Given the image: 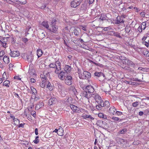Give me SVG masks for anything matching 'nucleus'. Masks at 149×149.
<instances>
[{
    "instance_id": "46",
    "label": "nucleus",
    "mask_w": 149,
    "mask_h": 149,
    "mask_svg": "<svg viewBox=\"0 0 149 149\" xmlns=\"http://www.w3.org/2000/svg\"><path fill=\"white\" fill-rule=\"evenodd\" d=\"M119 140L121 143H122V144H125L126 143V141H125L124 139H120Z\"/></svg>"
},
{
    "instance_id": "60",
    "label": "nucleus",
    "mask_w": 149,
    "mask_h": 149,
    "mask_svg": "<svg viewBox=\"0 0 149 149\" xmlns=\"http://www.w3.org/2000/svg\"><path fill=\"white\" fill-rule=\"evenodd\" d=\"M115 114H116L117 115H120L122 114V113L120 112L119 111H116Z\"/></svg>"
},
{
    "instance_id": "50",
    "label": "nucleus",
    "mask_w": 149,
    "mask_h": 149,
    "mask_svg": "<svg viewBox=\"0 0 149 149\" xmlns=\"http://www.w3.org/2000/svg\"><path fill=\"white\" fill-rule=\"evenodd\" d=\"M127 83L129 84L133 85H135L136 84V82H133L132 81H127Z\"/></svg>"
},
{
    "instance_id": "52",
    "label": "nucleus",
    "mask_w": 149,
    "mask_h": 149,
    "mask_svg": "<svg viewBox=\"0 0 149 149\" xmlns=\"http://www.w3.org/2000/svg\"><path fill=\"white\" fill-rule=\"evenodd\" d=\"M80 108L79 107H77V108L75 109L76 110H74V112H77V113H79L80 112H81V111L80 110Z\"/></svg>"
},
{
    "instance_id": "47",
    "label": "nucleus",
    "mask_w": 149,
    "mask_h": 149,
    "mask_svg": "<svg viewBox=\"0 0 149 149\" xmlns=\"http://www.w3.org/2000/svg\"><path fill=\"white\" fill-rule=\"evenodd\" d=\"M19 2L18 3L19 4H25L26 3V0H19Z\"/></svg>"
},
{
    "instance_id": "53",
    "label": "nucleus",
    "mask_w": 149,
    "mask_h": 149,
    "mask_svg": "<svg viewBox=\"0 0 149 149\" xmlns=\"http://www.w3.org/2000/svg\"><path fill=\"white\" fill-rule=\"evenodd\" d=\"M22 40L24 42L26 43V42H27L28 40V39L26 38H22Z\"/></svg>"
},
{
    "instance_id": "19",
    "label": "nucleus",
    "mask_w": 149,
    "mask_h": 149,
    "mask_svg": "<svg viewBox=\"0 0 149 149\" xmlns=\"http://www.w3.org/2000/svg\"><path fill=\"white\" fill-rule=\"evenodd\" d=\"M98 104L96 105V108L99 110H102V107H104V102H102L100 104Z\"/></svg>"
},
{
    "instance_id": "58",
    "label": "nucleus",
    "mask_w": 149,
    "mask_h": 149,
    "mask_svg": "<svg viewBox=\"0 0 149 149\" xmlns=\"http://www.w3.org/2000/svg\"><path fill=\"white\" fill-rule=\"evenodd\" d=\"M65 74V72H63V71H61L60 73L58 74V76H64Z\"/></svg>"
},
{
    "instance_id": "18",
    "label": "nucleus",
    "mask_w": 149,
    "mask_h": 149,
    "mask_svg": "<svg viewBox=\"0 0 149 149\" xmlns=\"http://www.w3.org/2000/svg\"><path fill=\"white\" fill-rule=\"evenodd\" d=\"M64 70L65 72L67 73L70 72L71 70V66L68 65H66L65 66Z\"/></svg>"
},
{
    "instance_id": "2",
    "label": "nucleus",
    "mask_w": 149,
    "mask_h": 149,
    "mask_svg": "<svg viewBox=\"0 0 149 149\" xmlns=\"http://www.w3.org/2000/svg\"><path fill=\"white\" fill-rule=\"evenodd\" d=\"M120 58L123 64L127 65L130 67H135L136 65L135 63L130 60L122 56H120Z\"/></svg>"
},
{
    "instance_id": "6",
    "label": "nucleus",
    "mask_w": 149,
    "mask_h": 149,
    "mask_svg": "<svg viewBox=\"0 0 149 149\" xmlns=\"http://www.w3.org/2000/svg\"><path fill=\"white\" fill-rule=\"evenodd\" d=\"M91 74L89 72L86 71H84L82 77H81L80 79H88L91 78Z\"/></svg>"
},
{
    "instance_id": "49",
    "label": "nucleus",
    "mask_w": 149,
    "mask_h": 149,
    "mask_svg": "<svg viewBox=\"0 0 149 149\" xmlns=\"http://www.w3.org/2000/svg\"><path fill=\"white\" fill-rule=\"evenodd\" d=\"M2 45V46L3 47L6 48V47L7 44L6 43L3 42L1 40H0V44Z\"/></svg>"
},
{
    "instance_id": "11",
    "label": "nucleus",
    "mask_w": 149,
    "mask_h": 149,
    "mask_svg": "<svg viewBox=\"0 0 149 149\" xmlns=\"http://www.w3.org/2000/svg\"><path fill=\"white\" fill-rule=\"evenodd\" d=\"M10 50V55L11 57H18L20 55V53L18 51Z\"/></svg>"
},
{
    "instance_id": "63",
    "label": "nucleus",
    "mask_w": 149,
    "mask_h": 149,
    "mask_svg": "<svg viewBox=\"0 0 149 149\" xmlns=\"http://www.w3.org/2000/svg\"><path fill=\"white\" fill-rule=\"evenodd\" d=\"M146 13L144 12H142L140 13V15L143 17H145Z\"/></svg>"
},
{
    "instance_id": "27",
    "label": "nucleus",
    "mask_w": 149,
    "mask_h": 149,
    "mask_svg": "<svg viewBox=\"0 0 149 149\" xmlns=\"http://www.w3.org/2000/svg\"><path fill=\"white\" fill-rule=\"evenodd\" d=\"M127 129L125 128L119 131L118 133L120 134H124L127 132Z\"/></svg>"
},
{
    "instance_id": "37",
    "label": "nucleus",
    "mask_w": 149,
    "mask_h": 149,
    "mask_svg": "<svg viewBox=\"0 0 149 149\" xmlns=\"http://www.w3.org/2000/svg\"><path fill=\"white\" fill-rule=\"evenodd\" d=\"M38 106L39 107V108H40L44 106V104L42 102H39L36 105V108H37V107H38Z\"/></svg>"
},
{
    "instance_id": "36",
    "label": "nucleus",
    "mask_w": 149,
    "mask_h": 149,
    "mask_svg": "<svg viewBox=\"0 0 149 149\" xmlns=\"http://www.w3.org/2000/svg\"><path fill=\"white\" fill-rule=\"evenodd\" d=\"M31 89L32 92V94L36 95V94H37V90L35 88L32 87L31 88Z\"/></svg>"
},
{
    "instance_id": "20",
    "label": "nucleus",
    "mask_w": 149,
    "mask_h": 149,
    "mask_svg": "<svg viewBox=\"0 0 149 149\" xmlns=\"http://www.w3.org/2000/svg\"><path fill=\"white\" fill-rule=\"evenodd\" d=\"M116 109L114 107H111L109 110V113L113 115H114L116 113Z\"/></svg>"
},
{
    "instance_id": "8",
    "label": "nucleus",
    "mask_w": 149,
    "mask_h": 149,
    "mask_svg": "<svg viewBox=\"0 0 149 149\" xmlns=\"http://www.w3.org/2000/svg\"><path fill=\"white\" fill-rule=\"evenodd\" d=\"M55 65H56V70L54 72L56 74H59V71L61 70V63L58 61H57L55 62Z\"/></svg>"
},
{
    "instance_id": "38",
    "label": "nucleus",
    "mask_w": 149,
    "mask_h": 149,
    "mask_svg": "<svg viewBox=\"0 0 149 149\" xmlns=\"http://www.w3.org/2000/svg\"><path fill=\"white\" fill-rule=\"evenodd\" d=\"M77 70H78L77 72L79 74V78L80 79L81 77H82V76L83 74H82V72L81 71V69H80L79 68H78Z\"/></svg>"
},
{
    "instance_id": "16",
    "label": "nucleus",
    "mask_w": 149,
    "mask_h": 149,
    "mask_svg": "<svg viewBox=\"0 0 149 149\" xmlns=\"http://www.w3.org/2000/svg\"><path fill=\"white\" fill-rule=\"evenodd\" d=\"M56 86L57 87L58 90L59 91H61L63 90L64 88V87L62 85V84L59 82H57L56 84Z\"/></svg>"
},
{
    "instance_id": "45",
    "label": "nucleus",
    "mask_w": 149,
    "mask_h": 149,
    "mask_svg": "<svg viewBox=\"0 0 149 149\" xmlns=\"http://www.w3.org/2000/svg\"><path fill=\"white\" fill-rule=\"evenodd\" d=\"M139 104V102L137 101H136L135 102H133L132 104V106L134 107H137Z\"/></svg>"
},
{
    "instance_id": "24",
    "label": "nucleus",
    "mask_w": 149,
    "mask_h": 149,
    "mask_svg": "<svg viewBox=\"0 0 149 149\" xmlns=\"http://www.w3.org/2000/svg\"><path fill=\"white\" fill-rule=\"evenodd\" d=\"M3 60L5 63L8 64L9 63V58L7 56H4L3 58Z\"/></svg>"
},
{
    "instance_id": "28",
    "label": "nucleus",
    "mask_w": 149,
    "mask_h": 149,
    "mask_svg": "<svg viewBox=\"0 0 149 149\" xmlns=\"http://www.w3.org/2000/svg\"><path fill=\"white\" fill-rule=\"evenodd\" d=\"M83 118L86 119L87 118H90L92 120H93L94 118L92 117L91 115H85L82 116Z\"/></svg>"
},
{
    "instance_id": "29",
    "label": "nucleus",
    "mask_w": 149,
    "mask_h": 149,
    "mask_svg": "<svg viewBox=\"0 0 149 149\" xmlns=\"http://www.w3.org/2000/svg\"><path fill=\"white\" fill-rule=\"evenodd\" d=\"M104 107L106 108H108L110 106V104L109 102L107 100H106L104 102Z\"/></svg>"
},
{
    "instance_id": "10",
    "label": "nucleus",
    "mask_w": 149,
    "mask_h": 149,
    "mask_svg": "<svg viewBox=\"0 0 149 149\" xmlns=\"http://www.w3.org/2000/svg\"><path fill=\"white\" fill-rule=\"evenodd\" d=\"M72 77L71 76H67L66 78L65 79V83L68 85H71L72 83Z\"/></svg>"
},
{
    "instance_id": "14",
    "label": "nucleus",
    "mask_w": 149,
    "mask_h": 149,
    "mask_svg": "<svg viewBox=\"0 0 149 149\" xmlns=\"http://www.w3.org/2000/svg\"><path fill=\"white\" fill-rule=\"evenodd\" d=\"M35 71L34 69L32 68L31 67L29 68L28 73L31 75L30 78L31 77L34 78L36 77V75L35 74Z\"/></svg>"
},
{
    "instance_id": "31",
    "label": "nucleus",
    "mask_w": 149,
    "mask_h": 149,
    "mask_svg": "<svg viewBox=\"0 0 149 149\" xmlns=\"http://www.w3.org/2000/svg\"><path fill=\"white\" fill-rule=\"evenodd\" d=\"M10 82L9 81H5L3 82V85L7 87H9V86L8 85V84H10Z\"/></svg>"
},
{
    "instance_id": "3",
    "label": "nucleus",
    "mask_w": 149,
    "mask_h": 149,
    "mask_svg": "<svg viewBox=\"0 0 149 149\" xmlns=\"http://www.w3.org/2000/svg\"><path fill=\"white\" fill-rule=\"evenodd\" d=\"M111 16L109 14H106L102 13L101 14L100 19L102 21H107L109 22H111Z\"/></svg>"
},
{
    "instance_id": "59",
    "label": "nucleus",
    "mask_w": 149,
    "mask_h": 149,
    "mask_svg": "<svg viewBox=\"0 0 149 149\" xmlns=\"http://www.w3.org/2000/svg\"><path fill=\"white\" fill-rule=\"evenodd\" d=\"M110 28L109 27H104L103 28V30L106 31H107L109 30H110Z\"/></svg>"
},
{
    "instance_id": "62",
    "label": "nucleus",
    "mask_w": 149,
    "mask_h": 149,
    "mask_svg": "<svg viewBox=\"0 0 149 149\" xmlns=\"http://www.w3.org/2000/svg\"><path fill=\"white\" fill-rule=\"evenodd\" d=\"M77 40L78 41V42H80L81 43H83L84 42V41H83V40L81 38H77Z\"/></svg>"
},
{
    "instance_id": "44",
    "label": "nucleus",
    "mask_w": 149,
    "mask_h": 149,
    "mask_svg": "<svg viewBox=\"0 0 149 149\" xmlns=\"http://www.w3.org/2000/svg\"><path fill=\"white\" fill-rule=\"evenodd\" d=\"M55 63H51L49 65V66L50 68H56V66Z\"/></svg>"
},
{
    "instance_id": "17",
    "label": "nucleus",
    "mask_w": 149,
    "mask_h": 149,
    "mask_svg": "<svg viewBox=\"0 0 149 149\" xmlns=\"http://www.w3.org/2000/svg\"><path fill=\"white\" fill-rule=\"evenodd\" d=\"M26 57L28 61L30 62H32L33 58V54H32L30 53L29 54H26Z\"/></svg>"
},
{
    "instance_id": "21",
    "label": "nucleus",
    "mask_w": 149,
    "mask_h": 149,
    "mask_svg": "<svg viewBox=\"0 0 149 149\" xmlns=\"http://www.w3.org/2000/svg\"><path fill=\"white\" fill-rule=\"evenodd\" d=\"M122 68L124 70H127L128 72H130L132 73L134 72V70L129 66H125V67L122 66Z\"/></svg>"
},
{
    "instance_id": "54",
    "label": "nucleus",
    "mask_w": 149,
    "mask_h": 149,
    "mask_svg": "<svg viewBox=\"0 0 149 149\" xmlns=\"http://www.w3.org/2000/svg\"><path fill=\"white\" fill-rule=\"evenodd\" d=\"M31 79L30 80V81L31 83H34L36 82V80L33 78H32V77H31Z\"/></svg>"
},
{
    "instance_id": "25",
    "label": "nucleus",
    "mask_w": 149,
    "mask_h": 149,
    "mask_svg": "<svg viewBox=\"0 0 149 149\" xmlns=\"http://www.w3.org/2000/svg\"><path fill=\"white\" fill-rule=\"evenodd\" d=\"M37 55L38 56V58L40 57L43 54V52L42 50L40 49H38L37 50Z\"/></svg>"
},
{
    "instance_id": "13",
    "label": "nucleus",
    "mask_w": 149,
    "mask_h": 149,
    "mask_svg": "<svg viewBox=\"0 0 149 149\" xmlns=\"http://www.w3.org/2000/svg\"><path fill=\"white\" fill-rule=\"evenodd\" d=\"M47 76H48V77H50V75L49 74V72H47L46 73H44L43 74H41L40 77L42 79V82L45 81V80H47Z\"/></svg>"
},
{
    "instance_id": "15",
    "label": "nucleus",
    "mask_w": 149,
    "mask_h": 149,
    "mask_svg": "<svg viewBox=\"0 0 149 149\" xmlns=\"http://www.w3.org/2000/svg\"><path fill=\"white\" fill-rule=\"evenodd\" d=\"M57 101V100L56 98L54 97H51L48 101V104L51 105L53 104L56 103Z\"/></svg>"
},
{
    "instance_id": "64",
    "label": "nucleus",
    "mask_w": 149,
    "mask_h": 149,
    "mask_svg": "<svg viewBox=\"0 0 149 149\" xmlns=\"http://www.w3.org/2000/svg\"><path fill=\"white\" fill-rule=\"evenodd\" d=\"M142 29H142V27L139 26L138 28V30L140 33H141L142 32Z\"/></svg>"
},
{
    "instance_id": "42",
    "label": "nucleus",
    "mask_w": 149,
    "mask_h": 149,
    "mask_svg": "<svg viewBox=\"0 0 149 149\" xmlns=\"http://www.w3.org/2000/svg\"><path fill=\"white\" fill-rule=\"evenodd\" d=\"M81 0H74V2L73 3H76L78 5V6H79L80 4L81 3Z\"/></svg>"
},
{
    "instance_id": "57",
    "label": "nucleus",
    "mask_w": 149,
    "mask_h": 149,
    "mask_svg": "<svg viewBox=\"0 0 149 149\" xmlns=\"http://www.w3.org/2000/svg\"><path fill=\"white\" fill-rule=\"evenodd\" d=\"M114 32V31H110L109 32H108V34L110 35L113 36Z\"/></svg>"
},
{
    "instance_id": "9",
    "label": "nucleus",
    "mask_w": 149,
    "mask_h": 149,
    "mask_svg": "<svg viewBox=\"0 0 149 149\" xmlns=\"http://www.w3.org/2000/svg\"><path fill=\"white\" fill-rule=\"evenodd\" d=\"M83 90H86L88 93H92L94 91V88L91 85H88L86 87H84L82 88Z\"/></svg>"
},
{
    "instance_id": "30",
    "label": "nucleus",
    "mask_w": 149,
    "mask_h": 149,
    "mask_svg": "<svg viewBox=\"0 0 149 149\" xmlns=\"http://www.w3.org/2000/svg\"><path fill=\"white\" fill-rule=\"evenodd\" d=\"M125 29L126 32L127 33H128L130 32V31L131 30V28L130 26L127 25L125 27Z\"/></svg>"
},
{
    "instance_id": "55",
    "label": "nucleus",
    "mask_w": 149,
    "mask_h": 149,
    "mask_svg": "<svg viewBox=\"0 0 149 149\" xmlns=\"http://www.w3.org/2000/svg\"><path fill=\"white\" fill-rule=\"evenodd\" d=\"M31 26L30 25L28 26L27 25H26V30L27 31H29V30L31 29Z\"/></svg>"
},
{
    "instance_id": "35",
    "label": "nucleus",
    "mask_w": 149,
    "mask_h": 149,
    "mask_svg": "<svg viewBox=\"0 0 149 149\" xmlns=\"http://www.w3.org/2000/svg\"><path fill=\"white\" fill-rule=\"evenodd\" d=\"M13 121L14 122V124L15 125H17L18 124H19V121L17 118H14V119Z\"/></svg>"
},
{
    "instance_id": "5",
    "label": "nucleus",
    "mask_w": 149,
    "mask_h": 149,
    "mask_svg": "<svg viewBox=\"0 0 149 149\" xmlns=\"http://www.w3.org/2000/svg\"><path fill=\"white\" fill-rule=\"evenodd\" d=\"M97 125L104 129H106L107 124L105 121L101 120H97L96 123Z\"/></svg>"
},
{
    "instance_id": "48",
    "label": "nucleus",
    "mask_w": 149,
    "mask_h": 149,
    "mask_svg": "<svg viewBox=\"0 0 149 149\" xmlns=\"http://www.w3.org/2000/svg\"><path fill=\"white\" fill-rule=\"evenodd\" d=\"M5 54V52L4 50H2L0 52V57H2Z\"/></svg>"
},
{
    "instance_id": "40",
    "label": "nucleus",
    "mask_w": 149,
    "mask_h": 149,
    "mask_svg": "<svg viewBox=\"0 0 149 149\" xmlns=\"http://www.w3.org/2000/svg\"><path fill=\"white\" fill-rule=\"evenodd\" d=\"M74 1H72L71 3V6L73 8H76L78 6V5L76 3H73Z\"/></svg>"
},
{
    "instance_id": "4",
    "label": "nucleus",
    "mask_w": 149,
    "mask_h": 149,
    "mask_svg": "<svg viewBox=\"0 0 149 149\" xmlns=\"http://www.w3.org/2000/svg\"><path fill=\"white\" fill-rule=\"evenodd\" d=\"M91 96L93 98H94L97 104H100L102 102H103V100H102L101 97L98 94H92Z\"/></svg>"
},
{
    "instance_id": "22",
    "label": "nucleus",
    "mask_w": 149,
    "mask_h": 149,
    "mask_svg": "<svg viewBox=\"0 0 149 149\" xmlns=\"http://www.w3.org/2000/svg\"><path fill=\"white\" fill-rule=\"evenodd\" d=\"M46 84H47V88L50 91H52L54 88V86L52 85L49 81H47Z\"/></svg>"
},
{
    "instance_id": "39",
    "label": "nucleus",
    "mask_w": 149,
    "mask_h": 149,
    "mask_svg": "<svg viewBox=\"0 0 149 149\" xmlns=\"http://www.w3.org/2000/svg\"><path fill=\"white\" fill-rule=\"evenodd\" d=\"M141 27H142L143 29L144 30L146 27V22H142Z\"/></svg>"
},
{
    "instance_id": "12",
    "label": "nucleus",
    "mask_w": 149,
    "mask_h": 149,
    "mask_svg": "<svg viewBox=\"0 0 149 149\" xmlns=\"http://www.w3.org/2000/svg\"><path fill=\"white\" fill-rule=\"evenodd\" d=\"M81 94L82 96L88 99L90 97H91V95L92 94L88 92V91L86 90H83L81 91Z\"/></svg>"
},
{
    "instance_id": "43",
    "label": "nucleus",
    "mask_w": 149,
    "mask_h": 149,
    "mask_svg": "<svg viewBox=\"0 0 149 149\" xmlns=\"http://www.w3.org/2000/svg\"><path fill=\"white\" fill-rule=\"evenodd\" d=\"M74 33L75 35L78 36L79 34V32L76 29H75L74 31Z\"/></svg>"
},
{
    "instance_id": "32",
    "label": "nucleus",
    "mask_w": 149,
    "mask_h": 149,
    "mask_svg": "<svg viewBox=\"0 0 149 149\" xmlns=\"http://www.w3.org/2000/svg\"><path fill=\"white\" fill-rule=\"evenodd\" d=\"M149 68H144L142 67H139L138 68V70H142L143 71H148L149 70Z\"/></svg>"
},
{
    "instance_id": "56",
    "label": "nucleus",
    "mask_w": 149,
    "mask_h": 149,
    "mask_svg": "<svg viewBox=\"0 0 149 149\" xmlns=\"http://www.w3.org/2000/svg\"><path fill=\"white\" fill-rule=\"evenodd\" d=\"M112 119L114 121H117L119 120V118L118 117H113L112 118Z\"/></svg>"
},
{
    "instance_id": "7",
    "label": "nucleus",
    "mask_w": 149,
    "mask_h": 149,
    "mask_svg": "<svg viewBox=\"0 0 149 149\" xmlns=\"http://www.w3.org/2000/svg\"><path fill=\"white\" fill-rule=\"evenodd\" d=\"M123 16H118L116 18V19L115 21V23L116 24H124V20Z\"/></svg>"
},
{
    "instance_id": "41",
    "label": "nucleus",
    "mask_w": 149,
    "mask_h": 149,
    "mask_svg": "<svg viewBox=\"0 0 149 149\" xmlns=\"http://www.w3.org/2000/svg\"><path fill=\"white\" fill-rule=\"evenodd\" d=\"M143 54L144 55L146 56H149V52L147 50L143 51Z\"/></svg>"
},
{
    "instance_id": "61",
    "label": "nucleus",
    "mask_w": 149,
    "mask_h": 149,
    "mask_svg": "<svg viewBox=\"0 0 149 149\" xmlns=\"http://www.w3.org/2000/svg\"><path fill=\"white\" fill-rule=\"evenodd\" d=\"M25 123H21L20 124H19L18 126V127H24V125H25Z\"/></svg>"
},
{
    "instance_id": "23",
    "label": "nucleus",
    "mask_w": 149,
    "mask_h": 149,
    "mask_svg": "<svg viewBox=\"0 0 149 149\" xmlns=\"http://www.w3.org/2000/svg\"><path fill=\"white\" fill-rule=\"evenodd\" d=\"M95 76L97 77H99L103 76V77H105V76L104 74L102 72H95L94 73Z\"/></svg>"
},
{
    "instance_id": "26",
    "label": "nucleus",
    "mask_w": 149,
    "mask_h": 149,
    "mask_svg": "<svg viewBox=\"0 0 149 149\" xmlns=\"http://www.w3.org/2000/svg\"><path fill=\"white\" fill-rule=\"evenodd\" d=\"M63 129L61 127L59 128L58 132V135L60 136H63Z\"/></svg>"
},
{
    "instance_id": "1",
    "label": "nucleus",
    "mask_w": 149,
    "mask_h": 149,
    "mask_svg": "<svg viewBox=\"0 0 149 149\" xmlns=\"http://www.w3.org/2000/svg\"><path fill=\"white\" fill-rule=\"evenodd\" d=\"M56 19H53L52 21L50 27L49 28V26L48 22L46 21H44L42 22L41 23V25L49 30L50 31L56 33L58 30V27L56 25Z\"/></svg>"
},
{
    "instance_id": "34",
    "label": "nucleus",
    "mask_w": 149,
    "mask_h": 149,
    "mask_svg": "<svg viewBox=\"0 0 149 149\" xmlns=\"http://www.w3.org/2000/svg\"><path fill=\"white\" fill-rule=\"evenodd\" d=\"M70 107L74 112V110H76L75 109L77 108V107L76 106L73 104H70Z\"/></svg>"
},
{
    "instance_id": "33",
    "label": "nucleus",
    "mask_w": 149,
    "mask_h": 149,
    "mask_svg": "<svg viewBox=\"0 0 149 149\" xmlns=\"http://www.w3.org/2000/svg\"><path fill=\"white\" fill-rule=\"evenodd\" d=\"M114 36H116L117 37L121 38H122L121 36L120 35V34L119 33L116 32H114Z\"/></svg>"
},
{
    "instance_id": "51",
    "label": "nucleus",
    "mask_w": 149,
    "mask_h": 149,
    "mask_svg": "<svg viewBox=\"0 0 149 149\" xmlns=\"http://www.w3.org/2000/svg\"><path fill=\"white\" fill-rule=\"evenodd\" d=\"M131 80L135 81H139V82H141V79H139L138 78H133L132 79H131Z\"/></svg>"
}]
</instances>
